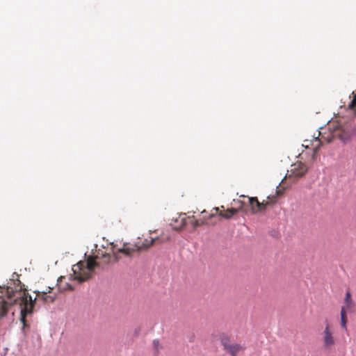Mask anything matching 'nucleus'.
Returning <instances> with one entry per match:
<instances>
[{
	"instance_id": "nucleus-1",
	"label": "nucleus",
	"mask_w": 356,
	"mask_h": 356,
	"mask_svg": "<svg viewBox=\"0 0 356 356\" xmlns=\"http://www.w3.org/2000/svg\"><path fill=\"white\" fill-rule=\"evenodd\" d=\"M40 296H44V302H52L54 300V297L40 291L37 292L36 297L33 299L20 282H13V286H7L0 295V317L5 316L12 306L17 305L20 309V321L24 327H27L26 318L33 313L36 300L40 299Z\"/></svg>"
},
{
	"instance_id": "nucleus-2",
	"label": "nucleus",
	"mask_w": 356,
	"mask_h": 356,
	"mask_svg": "<svg viewBox=\"0 0 356 356\" xmlns=\"http://www.w3.org/2000/svg\"><path fill=\"white\" fill-rule=\"evenodd\" d=\"M117 252H114L113 255L110 254H102L101 257L99 256L88 257L86 261H80L72 266L73 280H77L79 282H83L92 277L94 270L97 267H101L103 264H108L112 261H117L119 257Z\"/></svg>"
},
{
	"instance_id": "nucleus-3",
	"label": "nucleus",
	"mask_w": 356,
	"mask_h": 356,
	"mask_svg": "<svg viewBox=\"0 0 356 356\" xmlns=\"http://www.w3.org/2000/svg\"><path fill=\"white\" fill-rule=\"evenodd\" d=\"M170 240L169 235L163 234L160 237L152 238L148 236L145 238H139L134 245L124 244L123 247L118 249V252H122L127 257H131L135 252L146 250L152 246L154 243H162Z\"/></svg>"
},
{
	"instance_id": "nucleus-4",
	"label": "nucleus",
	"mask_w": 356,
	"mask_h": 356,
	"mask_svg": "<svg viewBox=\"0 0 356 356\" xmlns=\"http://www.w3.org/2000/svg\"><path fill=\"white\" fill-rule=\"evenodd\" d=\"M355 308L356 305L351 297V293L350 291H347L340 312V325L343 330H347L348 313H354Z\"/></svg>"
},
{
	"instance_id": "nucleus-5",
	"label": "nucleus",
	"mask_w": 356,
	"mask_h": 356,
	"mask_svg": "<svg viewBox=\"0 0 356 356\" xmlns=\"http://www.w3.org/2000/svg\"><path fill=\"white\" fill-rule=\"evenodd\" d=\"M328 129L330 130V134L325 138V140L328 143L331 142L335 138H339L343 142H346L351 137L350 131L337 122L330 123L328 124Z\"/></svg>"
},
{
	"instance_id": "nucleus-6",
	"label": "nucleus",
	"mask_w": 356,
	"mask_h": 356,
	"mask_svg": "<svg viewBox=\"0 0 356 356\" xmlns=\"http://www.w3.org/2000/svg\"><path fill=\"white\" fill-rule=\"evenodd\" d=\"M321 339L323 348L331 350L337 343V338L332 325L326 321L323 331L321 333Z\"/></svg>"
},
{
	"instance_id": "nucleus-7",
	"label": "nucleus",
	"mask_w": 356,
	"mask_h": 356,
	"mask_svg": "<svg viewBox=\"0 0 356 356\" xmlns=\"http://www.w3.org/2000/svg\"><path fill=\"white\" fill-rule=\"evenodd\" d=\"M211 218H209V215L204 216L203 220H196L194 216L188 217L186 218H181L180 219H176L175 220V222H177V225H174L171 223L170 225L172 226V228L173 229L180 231L184 228L185 225H186L187 224H190L192 226L193 229H195L197 227H200L202 225H209L210 222H209V220Z\"/></svg>"
},
{
	"instance_id": "nucleus-8",
	"label": "nucleus",
	"mask_w": 356,
	"mask_h": 356,
	"mask_svg": "<svg viewBox=\"0 0 356 356\" xmlns=\"http://www.w3.org/2000/svg\"><path fill=\"white\" fill-rule=\"evenodd\" d=\"M325 136L322 135L321 131L318 132L317 136H313L312 140L306 139L304 140L302 146L306 149H312V154L310 158V162L313 163L317 156L318 149L322 145L323 140H325Z\"/></svg>"
},
{
	"instance_id": "nucleus-9",
	"label": "nucleus",
	"mask_w": 356,
	"mask_h": 356,
	"mask_svg": "<svg viewBox=\"0 0 356 356\" xmlns=\"http://www.w3.org/2000/svg\"><path fill=\"white\" fill-rule=\"evenodd\" d=\"M309 166L302 161H297L291 165L290 170H288L286 178L293 179L296 180L305 175Z\"/></svg>"
},
{
	"instance_id": "nucleus-10",
	"label": "nucleus",
	"mask_w": 356,
	"mask_h": 356,
	"mask_svg": "<svg viewBox=\"0 0 356 356\" xmlns=\"http://www.w3.org/2000/svg\"><path fill=\"white\" fill-rule=\"evenodd\" d=\"M248 200L252 213L265 211L268 206L273 204L276 202V197L274 196L271 197L268 196L267 199L263 200L261 202H260L256 197H249Z\"/></svg>"
},
{
	"instance_id": "nucleus-11",
	"label": "nucleus",
	"mask_w": 356,
	"mask_h": 356,
	"mask_svg": "<svg viewBox=\"0 0 356 356\" xmlns=\"http://www.w3.org/2000/svg\"><path fill=\"white\" fill-rule=\"evenodd\" d=\"M238 209H227L225 211H220L218 207H214L211 212L209 213V218H213L217 214H218L220 217L226 219H229L232 217L234 214H236L238 211Z\"/></svg>"
},
{
	"instance_id": "nucleus-12",
	"label": "nucleus",
	"mask_w": 356,
	"mask_h": 356,
	"mask_svg": "<svg viewBox=\"0 0 356 356\" xmlns=\"http://www.w3.org/2000/svg\"><path fill=\"white\" fill-rule=\"evenodd\" d=\"M245 347L241 343H233L229 345L225 351L231 356H237L241 351H243Z\"/></svg>"
},
{
	"instance_id": "nucleus-13",
	"label": "nucleus",
	"mask_w": 356,
	"mask_h": 356,
	"mask_svg": "<svg viewBox=\"0 0 356 356\" xmlns=\"http://www.w3.org/2000/svg\"><path fill=\"white\" fill-rule=\"evenodd\" d=\"M220 341L221 345L223 347V350H225L227 348L232 345L233 343L231 341V337L227 334L222 333L220 335Z\"/></svg>"
},
{
	"instance_id": "nucleus-14",
	"label": "nucleus",
	"mask_w": 356,
	"mask_h": 356,
	"mask_svg": "<svg viewBox=\"0 0 356 356\" xmlns=\"http://www.w3.org/2000/svg\"><path fill=\"white\" fill-rule=\"evenodd\" d=\"M353 98L349 104V107L352 109H354L356 107V93L355 94L353 93Z\"/></svg>"
},
{
	"instance_id": "nucleus-15",
	"label": "nucleus",
	"mask_w": 356,
	"mask_h": 356,
	"mask_svg": "<svg viewBox=\"0 0 356 356\" xmlns=\"http://www.w3.org/2000/svg\"><path fill=\"white\" fill-rule=\"evenodd\" d=\"M63 289H64V290H67H67H73V289H74V288L72 286V285H71V284H70L67 283V284H66V286H64V287H63Z\"/></svg>"
},
{
	"instance_id": "nucleus-16",
	"label": "nucleus",
	"mask_w": 356,
	"mask_h": 356,
	"mask_svg": "<svg viewBox=\"0 0 356 356\" xmlns=\"http://www.w3.org/2000/svg\"><path fill=\"white\" fill-rule=\"evenodd\" d=\"M63 280H65V277H60L59 279H58V282H59V284L60 285L62 282H63Z\"/></svg>"
},
{
	"instance_id": "nucleus-17",
	"label": "nucleus",
	"mask_w": 356,
	"mask_h": 356,
	"mask_svg": "<svg viewBox=\"0 0 356 356\" xmlns=\"http://www.w3.org/2000/svg\"><path fill=\"white\" fill-rule=\"evenodd\" d=\"M39 300H42L44 302V296H40V299Z\"/></svg>"
},
{
	"instance_id": "nucleus-18",
	"label": "nucleus",
	"mask_w": 356,
	"mask_h": 356,
	"mask_svg": "<svg viewBox=\"0 0 356 356\" xmlns=\"http://www.w3.org/2000/svg\"><path fill=\"white\" fill-rule=\"evenodd\" d=\"M207 212L205 210H204V211L202 212V214H207Z\"/></svg>"
},
{
	"instance_id": "nucleus-19",
	"label": "nucleus",
	"mask_w": 356,
	"mask_h": 356,
	"mask_svg": "<svg viewBox=\"0 0 356 356\" xmlns=\"http://www.w3.org/2000/svg\"><path fill=\"white\" fill-rule=\"evenodd\" d=\"M303 155H304V152H302L301 154H300V156H301L302 159Z\"/></svg>"
}]
</instances>
